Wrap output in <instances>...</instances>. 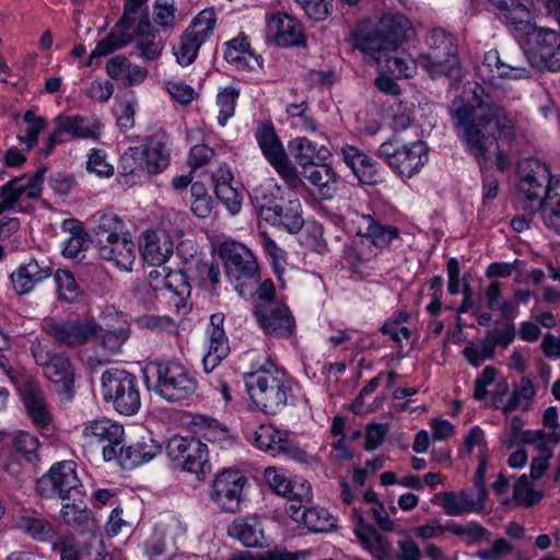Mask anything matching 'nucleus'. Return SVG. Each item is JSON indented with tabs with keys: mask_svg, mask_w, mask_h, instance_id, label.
<instances>
[{
	"mask_svg": "<svg viewBox=\"0 0 560 560\" xmlns=\"http://www.w3.org/2000/svg\"><path fill=\"white\" fill-rule=\"evenodd\" d=\"M383 73H388L393 78L401 79L409 78L416 70V61L411 56L398 48H394L393 51H388L383 57H377L375 62Z\"/></svg>",
	"mask_w": 560,
	"mask_h": 560,
	"instance_id": "c85d7f7f",
	"label": "nucleus"
},
{
	"mask_svg": "<svg viewBox=\"0 0 560 560\" xmlns=\"http://www.w3.org/2000/svg\"><path fill=\"white\" fill-rule=\"evenodd\" d=\"M102 394L105 401H110L117 412L124 416L135 415L141 398L135 375L124 370L105 371L102 375Z\"/></svg>",
	"mask_w": 560,
	"mask_h": 560,
	"instance_id": "6e6552de",
	"label": "nucleus"
},
{
	"mask_svg": "<svg viewBox=\"0 0 560 560\" xmlns=\"http://www.w3.org/2000/svg\"><path fill=\"white\" fill-rule=\"evenodd\" d=\"M265 479L269 487L278 494L284 497L288 494L290 480L281 475L276 468L268 467L265 470Z\"/></svg>",
	"mask_w": 560,
	"mask_h": 560,
	"instance_id": "774afa93",
	"label": "nucleus"
},
{
	"mask_svg": "<svg viewBox=\"0 0 560 560\" xmlns=\"http://www.w3.org/2000/svg\"><path fill=\"white\" fill-rule=\"evenodd\" d=\"M425 44L423 67L434 79H450V85L453 86L463 77L455 36L443 28H433L427 34Z\"/></svg>",
	"mask_w": 560,
	"mask_h": 560,
	"instance_id": "39448f33",
	"label": "nucleus"
},
{
	"mask_svg": "<svg viewBox=\"0 0 560 560\" xmlns=\"http://www.w3.org/2000/svg\"><path fill=\"white\" fill-rule=\"evenodd\" d=\"M82 482L77 474V464L65 460L54 464L48 472L36 480L35 492L43 499H59L83 497Z\"/></svg>",
	"mask_w": 560,
	"mask_h": 560,
	"instance_id": "0eeeda50",
	"label": "nucleus"
},
{
	"mask_svg": "<svg viewBox=\"0 0 560 560\" xmlns=\"http://www.w3.org/2000/svg\"><path fill=\"white\" fill-rule=\"evenodd\" d=\"M525 39L548 70H560V34L558 32L535 26Z\"/></svg>",
	"mask_w": 560,
	"mask_h": 560,
	"instance_id": "f3484780",
	"label": "nucleus"
},
{
	"mask_svg": "<svg viewBox=\"0 0 560 560\" xmlns=\"http://www.w3.org/2000/svg\"><path fill=\"white\" fill-rule=\"evenodd\" d=\"M354 47L363 54L370 56L374 62L377 57H383L395 48L387 38L380 32L377 26L371 31H359L354 34Z\"/></svg>",
	"mask_w": 560,
	"mask_h": 560,
	"instance_id": "7c9ffc66",
	"label": "nucleus"
},
{
	"mask_svg": "<svg viewBox=\"0 0 560 560\" xmlns=\"http://www.w3.org/2000/svg\"><path fill=\"white\" fill-rule=\"evenodd\" d=\"M255 138L264 156L277 171L287 186L291 189L301 187L303 180L296 167L289 160L273 125L270 121L259 122L255 131Z\"/></svg>",
	"mask_w": 560,
	"mask_h": 560,
	"instance_id": "9d476101",
	"label": "nucleus"
},
{
	"mask_svg": "<svg viewBox=\"0 0 560 560\" xmlns=\"http://www.w3.org/2000/svg\"><path fill=\"white\" fill-rule=\"evenodd\" d=\"M83 435L97 438L100 442H107L103 447V458L106 462L116 459L122 467H133L148 462L160 451L159 446H152L150 452L141 453L131 446H125L124 427L106 418L89 422L83 430Z\"/></svg>",
	"mask_w": 560,
	"mask_h": 560,
	"instance_id": "f03ea898",
	"label": "nucleus"
},
{
	"mask_svg": "<svg viewBox=\"0 0 560 560\" xmlns=\"http://www.w3.org/2000/svg\"><path fill=\"white\" fill-rule=\"evenodd\" d=\"M445 528L447 532L457 536H465L468 544L489 541L491 537V533L486 527L474 522L469 523L467 526L452 522L445 525Z\"/></svg>",
	"mask_w": 560,
	"mask_h": 560,
	"instance_id": "de8ad7c7",
	"label": "nucleus"
},
{
	"mask_svg": "<svg viewBox=\"0 0 560 560\" xmlns=\"http://www.w3.org/2000/svg\"><path fill=\"white\" fill-rule=\"evenodd\" d=\"M255 443L262 451L271 452L272 455H283L296 460H303L305 453L292 444L284 433L272 425H260L255 432Z\"/></svg>",
	"mask_w": 560,
	"mask_h": 560,
	"instance_id": "6ab92c4d",
	"label": "nucleus"
},
{
	"mask_svg": "<svg viewBox=\"0 0 560 560\" xmlns=\"http://www.w3.org/2000/svg\"><path fill=\"white\" fill-rule=\"evenodd\" d=\"M267 35L282 47L305 44L301 23L287 13L275 14L268 20Z\"/></svg>",
	"mask_w": 560,
	"mask_h": 560,
	"instance_id": "a211bd4d",
	"label": "nucleus"
},
{
	"mask_svg": "<svg viewBox=\"0 0 560 560\" xmlns=\"http://www.w3.org/2000/svg\"><path fill=\"white\" fill-rule=\"evenodd\" d=\"M166 454L176 468L203 479L210 472L208 448L195 438L174 435L166 444Z\"/></svg>",
	"mask_w": 560,
	"mask_h": 560,
	"instance_id": "9b49d317",
	"label": "nucleus"
},
{
	"mask_svg": "<svg viewBox=\"0 0 560 560\" xmlns=\"http://www.w3.org/2000/svg\"><path fill=\"white\" fill-rule=\"evenodd\" d=\"M254 315L260 328L268 335L290 337L295 328V320L289 307L278 301L258 303Z\"/></svg>",
	"mask_w": 560,
	"mask_h": 560,
	"instance_id": "2eb2a0df",
	"label": "nucleus"
},
{
	"mask_svg": "<svg viewBox=\"0 0 560 560\" xmlns=\"http://www.w3.org/2000/svg\"><path fill=\"white\" fill-rule=\"evenodd\" d=\"M442 500V508L445 514L450 516H457L467 513V509H464L459 503V498L452 491L440 492L435 494L434 500Z\"/></svg>",
	"mask_w": 560,
	"mask_h": 560,
	"instance_id": "0e129e2a",
	"label": "nucleus"
},
{
	"mask_svg": "<svg viewBox=\"0 0 560 560\" xmlns=\"http://www.w3.org/2000/svg\"><path fill=\"white\" fill-rule=\"evenodd\" d=\"M301 175L317 188L322 199L329 200L337 192V176L328 164L315 163L302 170Z\"/></svg>",
	"mask_w": 560,
	"mask_h": 560,
	"instance_id": "a878e982",
	"label": "nucleus"
},
{
	"mask_svg": "<svg viewBox=\"0 0 560 560\" xmlns=\"http://www.w3.org/2000/svg\"><path fill=\"white\" fill-rule=\"evenodd\" d=\"M130 65L131 61L126 56L117 55L106 62V72L113 80H121L125 84Z\"/></svg>",
	"mask_w": 560,
	"mask_h": 560,
	"instance_id": "680f3d73",
	"label": "nucleus"
},
{
	"mask_svg": "<svg viewBox=\"0 0 560 560\" xmlns=\"http://www.w3.org/2000/svg\"><path fill=\"white\" fill-rule=\"evenodd\" d=\"M135 38L136 47L142 58L153 61L160 57L163 50V43L158 38L156 32L153 30L147 14L141 16L136 28Z\"/></svg>",
	"mask_w": 560,
	"mask_h": 560,
	"instance_id": "cd10ccee",
	"label": "nucleus"
},
{
	"mask_svg": "<svg viewBox=\"0 0 560 560\" xmlns=\"http://www.w3.org/2000/svg\"><path fill=\"white\" fill-rule=\"evenodd\" d=\"M54 124H59L61 130L72 138H94V131L86 125L85 117L81 115L66 116L59 115Z\"/></svg>",
	"mask_w": 560,
	"mask_h": 560,
	"instance_id": "a19ab883",
	"label": "nucleus"
},
{
	"mask_svg": "<svg viewBox=\"0 0 560 560\" xmlns=\"http://www.w3.org/2000/svg\"><path fill=\"white\" fill-rule=\"evenodd\" d=\"M352 171L364 185H376L382 182V176L376 167V163L366 154Z\"/></svg>",
	"mask_w": 560,
	"mask_h": 560,
	"instance_id": "864d4df0",
	"label": "nucleus"
},
{
	"mask_svg": "<svg viewBox=\"0 0 560 560\" xmlns=\"http://www.w3.org/2000/svg\"><path fill=\"white\" fill-rule=\"evenodd\" d=\"M94 234V242L98 244L106 242L113 245L118 243L128 245L132 243V236L125 222L115 213L101 215Z\"/></svg>",
	"mask_w": 560,
	"mask_h": 560,
	"instance_id": "4be33fe9",
	"label": "nucleus"
},
{
	"mask_svg": "<svg viewBox=\"0 0 560 560\" xmlns=\"http://www.w3.org/2000/svg\"><path fill=\"white\" fill-rule=\"evenodd\" d=\"M105 153L102 150L94 149L89 155L88 170L100 176H109L113 174V166L106 162Z\"/></svg>",
	"mask_w": 560,
	"mask_h": 560,
	"instance_id": "69168bd1",
	"label": "nucleus"
},
{
	"mask_svg": "<svg viewBox=\"0 0 560 560\" xmlns=\"http://www.w3.org/2000/svg\"><path fill=\"white\" fill-rule=\"evenodd\" d=\"M245 385L253 402L268 415L281 411L291 392L285 374L278 369H259L248 373Z\"/></svg>",
	"mask_w": 560,
	"mask_h": 560,
	"instance_id": "423d86ee",
	"label": "nucleus"
},
{
	"mask_svg": "<svg viewBox=\"0 0 560 560\" xmlns=\"http://www.w3.org/2000/svg\"><path fill=\"white\" fill-rule=\"evenodd\" d=\"M24 179L25 176L14 177L0 188V214L12 209L20 198L26 195Z\"/></svg>",
	"mask_w": 560,
	"mask_h": 560,
	"instance_id": "79ce46f5",
	"label": "nucleus"
},
{
	"mask_svg": "<svg viewBox=\"0 0 560 560\" xmlns=\"http://www.w3.org/2000/svg\"><path fill=\"white\" fill-rule=\"evenodd\" d=\"M140 151L143 170L149 175L162 173L170 164L167 136L162 130H158L148 137Z\"/></svg>",
	"mask_w": 560,
	"mask_h": 560,
	"instance_id": "aec40b11",
	"label": "nucleus"
},
{
	"mask_svg": "<svg viewBox=\"0 0 560 560\" xmlns=\"http://www.w3.org/2000/svg\"><path fill=\"white\" fill-rule=\"evenodd\" d=\"M427 160L425 144L422 141H416L411 145H401L389 166L401 176L409 178L419 172Z\"/></svg>",
	"mask_w": 560,
	"mask_h": 560,
	"instance_id": "5701e85b",
	"label": "nucleus"
},
{
	"mask_svg": "<svg viewBox=\"0 0 560 560\" xmlns=\"http://www.w3.org/2000/svg\"><path fill=\"white\" fill-rule=\"evenodd\" d=\"M472 103L458 96L448 106V113L457 136L466 151L471 154L482 170L489 147L499 139L512 142L516 138L514 120L503 106L478 84L470 90Z\"/></svg>",
	"mask_w": 560,
	"mask_h": 560,
	"instance_id": "f257e3e1",
	"label": "nucleus"
},
{
	"mask_svg": "<svg viewBox=\"0 0 560 560\" xmlns=\"http://www.w3.org/2000/svg\"><path fill=\"white\" fill-rule=\"evenodd\" d=\"M246 478L238 471L226 469L220 472L212 483L211 499L222 510L235 513L242 501V492Z\"/></svg>",
	"mask_w": 560,
	"mask_h": 560,
	"instance_id": "dca6fc26",
	"label": "nucleus"
},
{
	"mask_svg": "<svg viewBox=\"0 0 560 560\" xmlns=\"http://www.w3.org/2000/svg\"><path fill=\"white\" fill-rule=\"evenodd\" d=\"M354 534L361 546L375 558L381 560L389 558L392 544L373 525L365 526L363 529H354Z\"/></svg>",
	"mask_w": 560,
	"mask_h": 560,
	"instance_id": "473e14b6",
	"label": "nucleus"
},
{
	"mask_svg": "<svg viewBox=\"0 0 560 560\" xmlns=\"http://www.w3.org/2000/svg\"><path fill=\"white\" fill-rule=\"evenodd\" d=\"M23 121L28 125L25 136H18L20 143L26 144L27 149H33L38 143L39 133L46 128L47 120L37 116L34 110H27L23 115Z\"/></svg>",
	"mask_w": 560,
	"mask_h": 560,
	"instance_id": "c03bdc74",
	"label": "nucleus"
},
{
	"mask_svg": "<svg viewBox=\"0 0 560 560\" xmlns=\"http://www.w3.org/2000/svg\"><path fill=\"white\" fill-rule=\"evenodd\" d=\"M240 91L233 86H228L220 91L217 96V105L219 106L218 121L224 126L226 121L234 115L236 100Z\"/></svg>",
	"mask_w": 560,
	"mask_h": 560,
	"instance_id": "8fccbe9b",
	"label": "nucleus"
},
{
	"mask_svg": "<svg viewBox=\"0 0 560 560\" xmlns=\"http://www.w3.org/2000/svg\"><path fill=\"white\" fill-rule=\"evenodd\" d=\"M51 273V267L47 262L39 264L36 259H31L11 275V281L16 293L25 294L31 292L37 282L49 278Z\"/></svg>",
	"mask_w": 560,
	"mask_h": 560,
	"instance_id": "b1692460",
	"label": "nucleus"
},
{
	"mask_svg": "<svg viewBox=\"0 0 560 560\" xmlns=\"http://www.w3.org/2000/svg\"><path fill=\"white\" fill-rule=\"evenodd\" d=\"M377 28L395 48H398L410 30V21L402 13L385 14L376 24Z\"/></svg>",
	"mask_w": 560,
	"mask_h": 560,
	"instance_id": "2f4dec72",
	"label": "nucleus"
},
{
	"mask_svg": "<svg viewBox=\"0 0 560 560\" xmlns=\"http://www.w3.org/2000/svg\"><path fill=\"white\" fill-rule=\"evenodd\" d=\"M536 394L534 384L528 377H522L520 385L513 390L512 396L505 404L504 412L512 411L520 406V399H532Z\"/></svg>",
	"mask_w": 560,
	"mask_h": 560,
	"instance_id": "13d9d810",
	"label": "nucleus"
},
{
	"mask_svg": "<svg viewBox=\"0 0 560 560\" xmlns=\"http://www.w3.org/2000/svg\"><path fill=\"white\" fill-rule=\"evenodd\" d=\"M140 148H129L119 160V172L121 175L139 176L143 170Z\"/></svg>",
	"mask_w": 560,
	"mask_h": 560,
	"instance_id": "603ef678",
	"label": "nucleus"
},
{
	"mask_svg": "<svg viewBox=\"0 0 560 560\" xmlns=\"http://www.w3.org/2000/svg\"><path fill=\"white\" fill-rule=\"evenodd\" d=\"M513 497L521 504L525 506H532L541 500L542 494L541 492L534 490L530 486L528 477L523 475L514 485Z\"/></svg>",
	"mask_w": 560,
	"mask_h": 560,
	"instance_id": "3c124183",
	"label": "nucleus"
},
{
	"mask_svg": "<svg viewBox=\"0 0 560 560\" xmlns=\"http://www.w3.org/2000/svg\"><path fill=\"white\" fill-rule=\"evenodd\" d=\"M175 11L173 2L156 0L153 11L154 23L164 30L172 28L175 22Z\"/></svg>",
	"mask_w": 560,
	"mask_h": 560,
	"instance_id": "6e6d98bb",
	"label": "nucleus"
},
{
	"mask_svg": "<svg viewBox=\"0 0 560 560\" xmlns=\"http://www.w3.org/2000/svg\"><path fill=\"white\" fill-rule=\"evenodd\" d=\"M243 249H245V256L236 253L235 247H219V255L224 260L226 273L230 277L237 280L241 278L254 280L257 276L258 264L248 247H243Z\"/></svg>",
	"mask_w": 560,
	"mask_h": 560,
	"instance_id": "412c9836",
	"label": "nucleus"
},
{
	"mask_svg": "<svg viewBox=\"0 0 560 560\" xmlns=\"http://www.w3.org/2000/svg\"><path fill=\"white\" fill-rule=\"evenodd\" d=\"M290 149L295 162L303 168L314 164L315 156L320 152L317 144L306 137H296L290 142Z\"/></svg>",
	"mask_w": 560,
	"mask_h": 560,
	"instance_id": "58836bf2",
	"label": "nucleus"
},
{
	"mask_svg": "<svg viewBox=\"0 0 560 560\" xmlns=\"http://www.w3.org/2000/svg\"><path fill=\"white\" fill-rule=\"evenodd\" d=\"M256 199L261 219L271 223L275 228L290 234L296 233L302 229L304 221L300 212L301 205L299 200L276 203L266 194L261 196L256 195Z\"/></svg>",
	"mask_w": 560,
	"mask_h": 560,
	"instance_id": "4468645a",
	"label": "nucleus"
},
{
	"mask_svg": "<svg viewBox=\"0 0 560 560\" xmlns=\"http://www.w3.org/2000/svg\"><path fill=\"white\" fill-rule=\"evenodd\" d=\"M228 51L225 58L235 62L238 67H246L254 69L255 65L261 68L262 59L259 56L254 55L249 49V43L244 35H240L236 38L228 43Z\"/></svg>",
	"mask_w": 560,
	"mask_h": 560,
	"instance_id": "f704fd0d",
	"label": "nucleus"
},
{
	"mask_svg": "<svg viewBox=\"0 0 560 560\" xmlns=\"http://www.w3.org/2000/svg\"><path fill=\"white\" fill-rule=\"evenodd\" d=\"M214 192L217 198L220 199L232 213H236L240 210L241 195L231 184L217 185Z\"/></svg>",
	"mask_w": 560,
	"mask_h": 560,
	"instance_id": "bf43d9fd",
	"label": "nucleus"
},
{
	"mask_svg": "<svg viewBox=\"0 0 560 560\" xmlns=\"http://www.w3.org/2000/svg\"><path fill=\"white\" fill-rule=\"evenodd\" d=\"M71 503H66L61 509L65 523L75 529H89L94 525L92 512L83 502L82 497L71 498Z\"/></svg>",
	"mask_w": 560,
	"mask_h": 560,
	"instance_id": "72a5a7b5",
	"label": "nucleus"
},
{
	"mask_svg": "<svg viewBox=\"0 0 560 560\" xmlns=\"http://www.w3.org/2000/svg\"><path fill=\"white\" fill-rule=\"evenodd\" d=\"M20 393L32 420L40 428H46L50 417L39 385L27 381L20 387Z\"/></svg>",
	"mask_w": 560,
	"mask_h": 560,
	"instance_id": "393cba45",
	"label": "nucleus"
},
{
	"mask_svg": "<svg viewBox=\"0 0 560 560\" xmlns=\"http://www.w3.org/2000/svg\"><path fill=\"white\" fill-rule=\"evenodd\" d=\"M34 358L36 364L43 369L44 375L56 385L57 390L71 398L75 370L70 358L63 352L56 353L43 349L34 351Z\"/></svg>",
	"mask_w": 560,
	"mask_h": 560,
	"instance_id": "ddd939ff",
	"label": "nucleus"
},
{
	"mask_svg": "<svg viewBox=\"0 0 560 560\" xmlns=\"http://www.w3.org/2000/svg\"><path fill=\"white\" fill-rule=\"evenodd\" d=\"M55 279L60 301L66 303H74L79 300L81 290L75 279L69 271L58 270Z\"/></svg>",
	"mask_w": 560,
	"mask_h": 560,
	"instance_id": "49530a36",
	"label": "nucleus"
},
{
	"mask_svg": "<svg viewBox=\"0 0 560 560\" xmlns=\"http://www.w3.org/2000/svg\"><path fill=\"white\" fill-rule=\"evenodd\" d=\"M213 9L202 10L179 37L178 46L174 48L176 61L187 67L197 58L199 48L212 35L215 27Z\"/></svg>",
	"mask_w": 560,
	"mask_h": 560,
	"instance_id": "f8f14e48",
	"label": "nucleus"
},
{
	"mask_svg": "<svg viewBox=\"0 0 560 560\" xmlns=\"http://www.w3.org/2000/svg\"><path fill=\"white\" fill-rule=\"evenodd\" d=\"M18 527L37 540H47L54 535L50 523L40 517L22 516L18 521Z\"/></svg>",
	"mask_w": 560,
	"mask_h": 560,
	"instance_id": "a18cd8bd",
	"label": "nucleus"
},
{
	"mask_svg": "<svg viewBox=\"0 0 560 560\" xmlns=\"http://www.w3.org/2000/svg\"><path fill=\"white\" fill-rule=\"evenodd\" d=\"M301 521L312 532H328L336 526L335 520L325 509H305L301 513Z\"/></svg>",
	"mask_w": 560,
	"mask_h": 560,
	"instance_id": "ea45409f",
	"label": "nucleus"
},
{
	"mask_svg": "<svg viewBox=\"0 0 560 560\" xmlns=\"http://www.w3.org/2000/svg\"><path fill=\"white\" fill-rule=\"evenodd\" d=\"M145 264L154 267L164 265L173 254L172 247H138Z\"/></svg>",
	"mask_w": 560,
	"mask_h": 560,
	"instance_id": "e2e57ef3",
	"label": "nucleus"
},
{
	"mask_svg": "<svg viewBox=\"0 0 560 560\" xmlns=\"http://www.w3.org/2000/svg\"><path fill=\"white\" fill-rule=\"evenodd\" d=\"M517 174V200L525 210H540L548 195L560 190V184L552 183L548 165L537 159H522Z\"/></svg>",
	"mask_w": 560,
	"mask_h": 560,
	"instance_id": "20e7f679",
	"label": "nucleus"
},
{
	"mask_svg": "<svg viewBox=\"0 0 560 560\" xmlns=\"http://www.w3.org/2000/svg\"><path fill=\"white\" fill-rule=\"evenodd\" d=\"M528 61L520 47L504 54L501 68H498V78L522 79L529 75Z\"/></svg>",
	"mask_w": 560,
	"mask_h": 560,
	"instance_id": "c9c22d12",
	"label": "nucleus"
},
{
	"mask_svg": "<svg viewBox=\"0 0 560 560\" xmlns=\"http://www.w3.org/2000/svg\"><path fill=\"white\" fill-rule=\"evenodd\" d=\"M13 446L18 453L22 454L31 462L37 456L36 453L39 447V442L34 435L27 432H20L14 436Z\"/></svg>",
	"mask_w": 560,
	"mask_h": 560,
	"instance_id": "4d7b16f0",
	"label": "nucleus"
},
{
	"mask_svg": "<svg viewBox=\"0 0 560 560\" xmlns=\"http://www.w3.org/2000/svg\"><path fill=\"white\" fill-rule=\"evenodd\" d=\"M229 536L237 539L248 548L262 547L265 541L264 529L257 517L235 520L228 529Z\"/></svg>",
	"mask_w": 560,
	"mask_h": 560,
	"instance_id": "bb28decb",
	"label": "nucleus"
},
{
	"mask_svg": "<svg viewBox=\"0 0 560 560\" xmlns=\"http://www.w3.org/2000/svg\"><path fill=\"white\" fill-rule=\"evenodd\" d=\"M305 14L314 21H324L331 12L332 0H295Z\"/></svg>",
	"mask_w": 560,
	"mask_h": 560,
	"instance_id": "5fc2aeb1",
	"label": "nucleus"
},
{
	"mask_svg": "<svg viewBox=\"0 0 560 560\" xmlns=\"http://www.w3.org/2000/svg\"><path fill=\"white\" fill-rule=\"evenodd\" d=\"M147 388L153 389L167 401H179L192 395L197 389L196 380L179 363L159 361L143 369Z\"/></svg>",
	"mask_w": 560,
	"mask_h": 560,
	"instance_id": "7ed1b4c3",
	"label": "nucleus"
},
{
	"mask_svg": "<svg viewBox=\"0 0 560 560\" xmlns=\"http://www.w3.org/2000/svg\"><path fill=\"white\" fill-rule=\"evenodd\" d=\"M362 224L365 229L363 234L371 237L374 245H376L377 242L390 243L394 240H397L399 236V230L397 228L390 225H381L370 215L362 217Z\"/></svg>",
	"mask_w": 560,
	"mask_h": 560,
	"instance_id": "37998d69",
	"label": "nucleus"
},
{
	"mask_svg": "<svg viewBox=\"0 0 560 560\" xmlns=\"http://www.w3.org/2000/svg\"><path fill=\"white\" fill-rule=\"evenodd\" d=\"M166 90L176 102L183 105H188L197 96L196 91L184 82L168 81Z\"/></svg>",
	"mask_w": 560,
	"mask_h": 560,
	"instance_id": "052dcab7",
	"label": "nucleus"
},
{
	"mask_svg": "<svg viewBox=\"0 0 560 560\" xmlns=\"http://www.w3.org/2000/svg\"><path fill=\"white\" fill-rule=\"evenodd\" d=\"M539 211L546 226L560 235V190L548 195Z\"/></svg>",
	"mask_w": 560,
	"mask_h": 560,
	"instance_id": "09e8293b",
	"label": "nucleus"
},
{
	"mask_svg": "<svg viewBox=\"0 0 560 560\" xmlns=\"http://www.w3.org/2000/svg\"><path fill=\"white\" fill-rule=\"evenodd\" d=\"M55 550H60L61 560H105L103 544L98 539H90L81 549L75 548L72 537H62L60 545H54Z\"/></svg>",
	"mask_w": 560,
	"mask_h": 560,
	"instance_id": "c756f323",
	"label": "nucleus"
},
{
	"mask_svg": "<svg viewBox=\"0 0 560 560\" xmlns=\"http://www.w3.org/2000/svg\"><path fill=\"white\" fill-rule=\"evenodd\" d=\"M502 19L509 26L513 27L520 36L524 37H526L536 26L533 22L530 11L521 2L511 8Z\"/></svg>",
	"mask_w": 560,
	"mask_h": 560,
	"instance_id": "e433bc0d",
	"label": "nucleus"
},
{
	"mask_svg": "<svg viewBox=\"0 0 560 560\" xmlns=\"http://www.w3.org/2000/svg\"><path fill=\"white\" fill-rule=\"evenodd\" d=\"M214 156V151L206 144H197L190 149L188 164L192 170L202 167Z\"/></svg>",
	"mask_w": 560,
	"mask_h": 560,
	"instance_id": "338daca9",
	"label": "nucleus"
},
{
	"mask_svg": "<svg viewBox=\"0 0 560 560\" xmlns=\"http://www.w3.org/2000/svg\"><path fill=\"white\" fill-rule=\"evenodd\" d=\"M42 328L56 346L74 349L91 341L101 327L93 317L73 315L45 319Z\"/></svg>",
	"mask_w": 560,
	"mask_h": 560,
	"instance_id": "1a4fd4ad",
	"label": "nucleus"
},
{
	"mask_svg": "<svg viewBox=\"0 0 560 560\" xmlns=\"http://www.w3.org/2000/svg\"><path fill=\"white\" fill-rule=\"evenodd\" d=\"M131 40V35L119 34L112 30L105 38L97 43L95 49L90 54L85 67H91L95 58L108 56L116 50L127 46Z\"/></svg>",
	"mask_w": 560,
	"mask_h": 560,
	"instance_id": "4c0bfd02",
	"label": "nucleus"
}]
</instances>
